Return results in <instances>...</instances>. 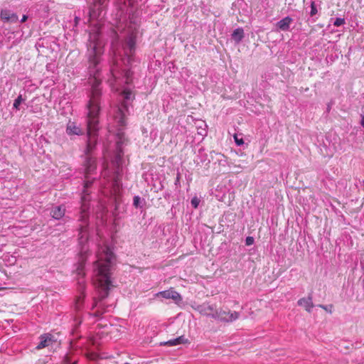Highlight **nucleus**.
<instances>
[{"label": "nucleus", "instance_id": "nucleus-15", "mask_svg": "<svg viewBox=\"0 0 364 364\" xmlns=\"http://www.w3.org/2000/svg\"><path fill=\"white\" fill-rule=\"evenodd\" d=\"M65 208L62 206H56L51 210V215L53 218L59 220L65 215Z\"/></svg>", "mask_w": 364, "mask_h": 364}, {"label": "nucleus", "instance_id": "nucleus-4", "mask_svg": "<svg viewBox=\"0 0 364 364\" xmlns=\"http://www.w3.org/2000/svg\"><path fill=\"white\" fill-rule=\"evenodd\" d=\"M215 316H218V319L224 321L231 322L235 321L239 318V314L236 311H225L220 309L218 314L215 313L213 314Z\"/></svg>", "mask_w": 364, "mask_h": 364}, {"label": "nucleus", "instance_id": "nucleus-30", "mask_svg": "<svg viewBox=\"0 0 364 364\" xmlns=\"http://www.w3.org/2000/svg\"><path fill=\"white\" fill-rule=\"evenodd\" d=\"M127 46L129 48L130 53H132V50H134V42L132 39H129V41L127 43Z\"/></svg>", "mask_w": 364, "mask_h": 364}, {"label": "nucleus", "instance_id": "nucleus-37", "mask_svg": "<svg viewBox=\"0 0 364 364\" xmlns=\"http://www.w3.org/2000/svg\"><path fill=\"white\" fill-rule=\"evenodd\" d=\"M361 124L364 127V115L362 117Z\"/></svg>", "mask_w": 364, "mask_h": 364}, {"label": "nucleus", "instance_id": "nucleus-18", "mask_svg": "<svg viewBox=\"0 0 364 364\" xmlns=\"http://www.w3.org/2000/svg\"><path fill=\"white\" fill-rule=\"evenodd\" d=\"M87 228L86 227H81L80 230V237L79 241L80 244H82L83 242H87Z\"/></svg>", "mask_w": 364, "mask_h": 364}, {"label": "nucleus", "instance_id": "nucleus-36", "mask_svg": "<svg viewBox=\"0 0 364 364\" xmlns=\"http://www.w3.org/2000/svg\"><path fill=\"white\" fill-rule=\"evenodd\" d=\"M27 18H28V16H26V15H23L22 18H21V22L22 23L25 22L27 20Z\"/></svg>", "mask_w": 364, "mask_h": 364}, {"label": "nucleus", "instance_id": "nucleus-24", "mask_svg": "<svg viewBox=\"0 0 364 364\" xmlns=\"http://www.w3.org/2000/svg\"><path fill=\"white\" fill-rule=\"evenodd\" d=\"M87 358L91 360H95L98 358V355L96 353L91 352L86 354Z\"/></svg>", "mask_w": 364, "mask_h": 364}, {"label": "nucleus", "instance_id": "nucleus-21", "mask_svg": "<svg viewBox=\"0 0 364 364\" xmlns=\"http://www.w3.org/2000/svg\"><path fill=\"white\" fill-rule=\"evenodd\" d=\"M23 101V99L22 97V95H19L17 98L14 100V108L18 110L19 109V106L21 105V103Z\"/></svg>", "mask_w": 364, "mask_h": 364}, {"label": "nucleus", "instance_id": "nucleus-22", "mask_svg": "<svg viewBox=\"0 0 364 364\" xmlns=\"http://www.w3.org/2000/svg\"><path fill=\"white\" fill-rule=\"evenodd\" d=\"M124 4H127L130 7H134L138 4V0H123Z\"/></svg>", "mask_w": 364, "mask_h": 364}, {"label": "nucleus", "instance_id": "nucleus-31", "mask_svg": "<svg viewBox=\"0 0 364 364\" xmlns=\"http://www.w3.org/2000/svg\"><path fill=\"white\" fill-rule=\"evenodd\" d=\"M124 97L127 100H129L130 98V96L132 95V92L129 90H124L122 92Z\"/></svg>", "mask_w": 364, "mask_h": 364}, {"label": "nucleus", "instance_id": "nucleus-27", "mask_svg": "<svg viewBox=\"0 0 364 364\" xmlns=\"http://www.w3.org/2000/svg\"><path fill=\"white\" fill-rule=\"evenodd\" d=\"M122 154H122V151L121 150H119V151L117 154L116 159H115V162H116V164H117L118 166H119V164H120V162L122 161Z\"/></svg>", "mask_w": 364, "mask_h": 364}, {"label": "nucleus", "instance_id": "nucleus-2", "mask_svg": "<svg viewBox=\"0 0 364 364\" xmlns=\"http://www.w3.org/2000/svg\"><path fill=\"white\" fill-rule=\"evenodd\" d=\"M97 257V259L94 263L95 267L94 284L98 296L94 298L92 309L95 311L92 315L100 317L105 312V305L102 303V300L107 297L109 291L112 287L110 268L114 257L109 248L104 245L99 247Z\"/></svg>", "mask_w": 364, "mask_h": 364}, {"label": "nucleus", "instance_id": "nucleus-8", "mask_svg": "<svg viewBox=\"0 0 364 364\" xmlns=\"http://www.w3.org/2000/svg\"><path fill=\"white\" fill-rule=\"evenodd\" d=\"M67 134L69 135H82V129L77 125L75 122L69 121L66 129Z\"/></svg>", "mask_w": 364, "mask_h": 364}, {"label": "nucleus", "instance_id": "nucleus-20", "mask_svg": "<svg viewBox=\"0 0 364 364\" xmlns=\"http://www.w3.org/2000/svg\"><path fill=\"white\" fill-rule=\"evenodd\" d=\"M96 144L97 141L95 138H88L86 150L87 154L92 151V149L95 146Z\"/></svg>", "mask_w": 364, "mask_h": 364}, {"label": "nucleus", "instance_id": "nucleus-35", "mask_svg": "<svg viewBox=\"0 0 364 364\" xmlns=\"http://www.w3.org/2000/svg\"><path fill=\"white\" fill-rule=\"evenodd\" d=\"M318 306H319L320 308H321V309H324L325 311H328L330 313H331V309L333 308V306H332V305H331V306H330V309H329V310L328 309V306H324V305L320 304Z\"/></svg>", "mask_w": 364, "mask_h": 364}, {"label": "nucleus", "instance_id": "nucleus-10", "mask_svg": "<svg viewBox=\"0 0 364 364\" xmlns=\"http://www.w3.org/2000/svg\"><path fill=\"white\" fill-rule=\"evenodd\" d=\"M85 177L87 178L89 174H92L96 169V160L95 158L87 156L85 162Z\"/></svg>", "mask_w": 364, "mask_h": 364}, {"label": "nucleus", "instance_id": "nucleus-28", "mask_svg": "<svg viewBox=\"0 0 364 364\" xmlns=\"http://www.w3.org/2000/svg\"><path fill=\"white\" fill-rule=\"evenodd\" d=\"M255 242L254 237L251 236H248L246 237L245 244L247 246L252 245Z\"/></svg>", "mask_w": 364, "mask_h": 364}, {"label": "nucleus", "instance_id": "nucleus-11", "mask_svg": "<svg viewBox=\"0 0 364 364\" xmlns=\"http://www.w3.org/2000/svg\"><path fill=\"white\" fill-rule=\"evenodd\" d=\"M292 21H293V19L291 17L287 16V17L282 18V20H280L279 21H278L277 23V26L281 31H286L289 30L290 24L292 23Z\"/></svg>", "mask_w": 364, "mask_h": 364}, {"label": "nucleus", "instance_id": "nucleus-7", "mask_svg": "<svg viewBox=\"0 0 364 364\" xmlns=\"http://www.w3.org/2000/svg\"><path fill=\"white\" fill-rule=\"evenodd\" d=\"M92 183V181H89V180H87L85 182V184H84V190H83V192H82V213H85L87 210V206L86 205V202L87 201H89V193H88V191H87V188L91 186Z\"/></svg>", "mask_w": 364, "mask_h": 364}, {"label": "nucleus", "instance_id": "nucleus-19", "mask_svg": "<svg viewBox=\"0 0 364 364\" xmlns=\"http://www.w3.org/2000/svg\"><path fill=\"white\" fill-rule=\"evenodd\" d=\"M87 249L85 248V246H82V249H81V252L80 253V267H83L85 261H86V259H87Z\"/></svg>", "mask_w": 364, "mask_h": 364}, {"label": "nucleus", "instance_id": "nucleus-14", "mask_svg": "<svg viewBox=\"0 0 364 364\" xmlns=\"http://www.w3.org/2000/svg\"><path fill=\"white\" fill-rule=\"evenodd\" d=\"M232 39L235 43H239L244 38V30L242 28H237L232 33Z\"/></svg>", "mask_w": 364, "mask_h": 364}, {"label": "nucleus", "instance_id": "nucleus-29", "mask_svg": "<svg viewBox=\"0 0 364 364\" xmlns=\"http://www.w3.org/2000/svg\"><path fill=\"white\" fill-rule=\"evenodd\" d=\"M140 203V197L138 196H136L134 197V201L133 205L135 208H138Z\"/></svg>", "mask_w": 364, "mask_h": 364}, {"label": "nucleus", "instance_id": "nucleus-13", "mask_svg": "<svg viewBox=\"0 0 364 364\" xmlns=\"http://www.w3.org/2000/svg\"><path fill=\"white\" fill-rule=\"evenodd\" d=\"M298 304L303 306L307 311L311 312L312 307L314 306L312 299L311 296L308 298H301L298 301Z\"/></svg>", "mask_w": 364, "mask_h": 364}, {"label": "nucleus", "instance_id": "nucleus-12", "mask_svg": "<svg viewBox=\"0 0 364 364\" xmlns=\"http://www.w3.org/2000/svg\"><path fill=\"white\" fill-rule=\"evenodd\" d=\"M188 343V340L186 338H185L183 336H181L176 338L169 340L162 344L164 346H177V345Z\"/></svg>", "mask_w": 364, "mask_h": 364}, {"label": "nucleus", "instance_id": "nucleus-6", "mask_svg": "<svg viewBox=\"0 0 364 364\" xmlns=\"http://www.w3.org/2000/svg\"><path fill=\"white\" fill-rule=\"evenodd\" d=\"M156 296H161L165 299H171L175 301H180L182 299L180 294L178 293L176 291L173 290L172 288L168 290L160 291L157 293Z\"/></svg>", "mask_w": 364, "mask_h": 364}, {"label": "nucleus", "instance_id": "nucleus-16", "mask_svg": "<svg viewBox=\"0 0 364 364\" xmlns=\"http://www.w3.org/2000/svg\"><path fill=\"white\" fill-rule=\"evenodd\" d=\"M74 354L73 353H68L63 360V364H76L77 360L73 358Z\"/></svg>", "mask_w": 364, "mask_h": 364}, {"label": "nucleus", "instance_id": "nucleus-5", "mask_svg": "<svg viewBox=\"0 0 364 364\" xmlns=\"http://www.w3.org/2000/svg\"><path fill=\"white\" fill-rule=\"evenodd\" d=\"M40 342L36 346L37 350H41L44 348L48 347L55 342L53 336L50 333H45L40 336Z\"/></svg>", "mask_w": 364, "mask_h": 364}, {"label": "nucleus", "instance_id": "nucleus-40", "mask_svg": "<svg viewBox=\"0 0 364 364\" xmlns=\"http://www.w3.org/2000/svg\"><path fill=\"white\" fill-rule=\"evenodd\" d=\"M117 148L119 149V141L117 142Z\"/></svg>", "mask_w": 364, "mask_h": 364}, {"label": "nucleus", "instance_id": "nucleus-17", "mask_svg": "<svg viewBox=\"0 0 364 364\" xmlns=\"http://www.w3.org/2000/svg\"><path fill=\"white\" fill-rule=\"evenodd\" d=\"M218 311L219 310L215 309L214 307H213L211 306H208L205 307L204 310H203L204 314L205 315L211 316L215 318H218V316H215L213 314H215V313L218 314Z\"/></svg>", "mask_w": 364, "mask_h": 364}, {"label": "nucleus", "instance_id": "nucleus-9", "mask_svg": "<svg viewBox=\"0 0 364 364\" xmlns=\"http://www.w3.org/2000/svg\"><path fill=\"white\" fill-rule=\"evenodd\" d=\"M0 17L2 21L10 23H16L18 19L16 14L6 9L1 10Z\"/></svg>", "mask_w": 364, "mask_h": 364}, {"label": "nucleus", "instance_id": "nucleus-39", "mask_svg": "<svg viewBox=\"0 0 364 364\" xmlns=\"http://www.w3.org/2000/svg\"><path fill=\"white\" fill-rule=\"evenodd\" d=\"M117 180H118V178L117 177V178L115 179V183H116V184H117V186H119V184H118V181H117Z\"/></svg>", "mask_w": 364, "mask_h": 364}, {"label": "nucleus", "instance_id": "nucleus-25", "mask_svg": "<svg viewBox=\"0 0 364 364\" xmlns=\"http://www.w3.org/2000/svg\"><path fill=\"white\" fill-rule=\"evenodd\" d=\"M84 297H85V296H80L77 299L76 303H75L76 309H79L81 307V306L83 303Z\"/></svg>", "mask_w": 364, "mask_h": 364}, {"label": "nucleus", "instance_id": "nucleus-26", "mask_svg": "<svg viewBox=\"0 0 364 364\" xmlns=\"http://www.w3.org/2000/svg\"><path fill=\"white\" fill-rule=\"evenodd\" d=\"M345 23V19L344 18H337L334 23H333V25L335 26H340L341 25H343Z\"/></svg>", "mask_w": 364, "mask_h": 364}, {"label": "nucleus", "instance_id": "nucleus-32", "mask_svg": "<svg viewBox=\"0 0 364 364\" xmlns=\"http://www.w3.org/2000/svg\"><path fill=\"white\" fill-rule=\"evenodd\" d=\"M191 204L193 205L194 208H196L199 204V200H198V198H194L191 200Z\"/></svg>", "mask_w": 364, "mask_h": 364}, {"label": "nucleus", "instance_id": "nucleus-1", "mask_svg": "<svg viewBox=\"0 0 364 364\" xmlns=\"http://www.w3.org/2000/svg\"><path fill=\"white\" fill-rule=\"evenodd\" d=\"M108 0H95L89 12L92 28L87 43V56L91 84V93L87 104V133L88 136H95L99 129L102 80L100 77L99 65L104 53L105 42L101 37L102 21L105 14Z\"/></svg>", "mask_w": 364, "mask_h": 364}, {"label": "nucleus", "instance_id": "nucleus-3", "mask_svg": "<svg viewBox=\"0 0 364 364\" xmlns=\"http://www.w3.org/2000/svg\"><path fill=\"white\" fill-rule=\"evenodd\" d=\"M127 106L124 104H122V105L118 107L117 112L114 116L115 122L119 127L117 134V136H123L124 135V133L122 132V130L126 126L125 111H127Z\"/></svg>", "mask_w": 364, "mask_h": 364}, {"label": "nucleus", "instance_id": "nucleus-33", "mask_svg": "<svg viewBox=\"0 0 364 364\" xmlns=\"http://www.w3.org/2000/svg\"><path fill=\"white\" fill-rule=\"evenodd\" d=\"M235 139V143L237 144V145H242L244 144V141H243V138H234Z\"/></svg>", "mask_w": 364, "mask_h": 364}, {"label": "nucleus", "instance_id": "nucleus-34", "mask_svg": "<svg viewBox=\"0 0 364 364\" xmlns=\"http://www.w3.org/2000/svg\"><path fill=\"white\" fill-rule=\"evenodd\" d=\"M130 75H131L130 70H127L126 73H125V76L127 77V80H126L127 83H129L130 82V80H129Z\"/></svg>", "mask_w": 364, "mask_h": 364}, {"label": "nucleus", "instance_id": "nucleus-38", "mask_svg": "<svg viewBox=\"0 0 364 364\" xmlns=\"http://www.w3.org/2000/svg\"><path fill=\"white\" fill-rule=\"evenodd\" d=\"M6 287H0V291L6 289Z\"/></svg>", "mask_w": 364, "mask_h": 364}, {"label": "nucleus", "instance_id": "nucleus-23", "mask_svg": "<svg viewBox=\"0 0 364 364\" xmlns=\"http://www.w3.org/2000/svg\"><path fill=\"white\" fill-rule=\"evenodd\" d=\"M318 12V10L316 9V4L314 1H312L311 3V11H310V15L311 16L316 15Z\"/></svg>", "mask_w": 364, "mask_h": 364}]
</instances>
